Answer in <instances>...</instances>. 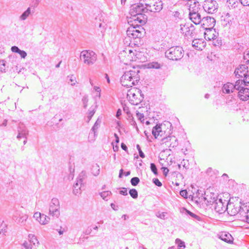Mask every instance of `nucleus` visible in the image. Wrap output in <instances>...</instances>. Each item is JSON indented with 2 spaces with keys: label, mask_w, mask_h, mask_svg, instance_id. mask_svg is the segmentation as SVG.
Here are the masks:
<instances>
[{
  "label": "nucleus",
  "mask_w": 249,
  "mask_h": 249,
  "mask_svg": "<svg viewBox=\"0 0 249 249\" xmlns=\"http://www.w3.org/2000/svg\"><path fill=\"white\" fill-rule=\"evenodd\" d=\"M145 13H146L145 8L140 2L132 5L129 11L131 18L135 23H138L142 24L145 23L146 18L144 14Z\"/></svg>",
  "instance_id": "nucleus-1"
},
{
  "label": "nucleus",
  "mask_w": 249,
  "mask_h": 249,
  "mask_svg": "<svg viewBox=\"0 0 249 249\" xmlns=\"http://www.w3.org/2000/svg\"><path fill=\"white\" fill-rule=\"evenodd\" d=\"M139 72L140 71L135 68L124 72L120 79L122 86L129 87L135 85L140 80Z\"/></svg>",
  "instance_id": "nucleus-2"
},
{
  "label": "nucleus",
  "mask_w": 249,
  "mask_h": 249,
  "mask_svg": "<svg viewBox=\"0 0 249 249\" xmlns=\"http://www.w3.org/2000/svg\"><path fill=\"white\" fill-rule=\"evenodd\" d=\"M127 98L130 103L133 105H139L144 98L141 90L136 88H131L128 90Z\"/></svg>",
  "instance_id": "nucleus-3"
},
{
  "label": "nucleus",
  "mask_w": 249,
  "mask_h": 249,
  "mask_svg": "<svg viewBox=\"0 0 249 249\" xmlns=\"http://www.w3.org/2000/svg\"><path fill=\"white\" fill-rule=\"evenodd\" d=\"M165 55L170 60L178 61L183 57L184 50L180 46L172 47L166 51Z\"/></svg>",
  "instance_id": "nucleus-4"
},
{
  "label": "nucleus",
  "mask_w": 249,
  "mask_h": 249,
  "mask_svg": "<svg viewBox=\"0 0 249 249\" xmlns=\"http://www.w3.org/2000/svg\"><path fill=\"white\" fill-rule=\"evenodd\" d=\"M80 58L85 64L91 66L96 62L97 54L92 51L84 50L80 53Z\"/></svg>",
  "instance_id": "nucleus-5"
},
{
  "label": "nucleus",
  "mask_w": 249,
  "mask_h": 249,
  "mask_svg": "<svg viewBox=\"0 0 249 249\" xmlns=\"http://www.w3.org/2000/svg\"><path fill=\"white\" fill-rule=\"evenodd\" d=\"M136 23L135 26H131L126 30L127 36L131 39L140 38L142 36V30L143 28L141 25Z\"/></svg>",
  "instance_id": "nucleus-6"
},
{
  "label": "nucleus",
  "mask_w": 249,
  "mask_h": 249,
  "mask_svg": "<svg viewBox=\"0 0 249 249\" xmlns=\"http://www.w3.org/2000/svg\"><path fill=\"white\" fill-rule=\"evenodd\" d=\"M247 69L246 65H242L235 69L234 73L237 78L244 77V82L249 85V70Z\"/></svg>",
  "instance_id": "nucleus-7"
},
{
  "label": "nucleus",
  "mask_w": 249,
  "mask_h": 249,
  "mask_svg": "<svg viewBox=\"0 0 249 249\" xmlns=\"http://www.w3.org/2000/svg\"><path fill=\"white\" fill-rule=\"evenodd\" d=\"M244 206L241 207L240 203L228 204V213L231 215H237V217L240 220V212L244 210Z\"/></svg>",
  "instance_id": "nucleus-8"
},
{
  "label": "nucleus",
  "mask_w": 249,
  "mask_h": 249,
  "mask_svg": "<svg viewBox=\"0 0 249 249\" xmlns=\"http://www.w3.org/2000/svg\"><path fill=\"white\" fill-rule=\"evenodd\" d=\"M59 201L56 198H53L49 205V214L56 217L60 215Z\"/></svg>",
  "instance_id": "nucleus-9"
},
{
  "label": "nucleus",
  "mask_w": 249,
  "mask_h": 249,
  "mask_svg": "<svg viewBox=\"0 0 249 249\" xmlns=\"http://www.w3.org/2000/svg\"><path fill=\"white\" fill-rule=\"evenodd\" d=\"M86 178V172L82 171L79 175L76 182L73 185V193L75 195H78L81 194V188L83 185V180Z\"/></svg>",
  "instance_id": "nucleus-10"
},
{
  "label": "nucleus",
  "mask_w": 249,
  "mask_h": 249,
  "mask_svg": "<svg viewBox=\"0 0 249 249\" xmlns=\"http://www.w3.org/2000/svg\"><path fill=\"white\" fill-rule=\"evenodd\" d=\"M218 3L215 0H205L203 7L205 12L209 14H213L218 9Z\"/></svg>",
  "instance_id": "nucleus-11"
},
{
  "label": "nucleus",
  "mask_w": 249,
  "mask_h": 249,
  "mask_svg": "<svg viewBox=\"0 0 249 249\" xmlns=\"http://www.w3.org/2000/svg\"><path fill=\"white\" fill-rule=\"evenodd\" d=\"M151 2L147 4L148 8H145L146 13L148 11L151 12H158L162 9V3L159 0H152Z\"/></svg>",
  "instance_id": "nucleus-12"
},
{
  "label": "nucleus",
  "mask_w": 249,
  "mask_h": 249,
  "mask_svg": "<svg viewBox=\"0 0 249 249\" xmlns=\"http://www.w3.org/2000/svg\"><path fill=\"white\" fill-rule=\"evenodd\" d=\"M214 210L217 213H222L228 209V203L227 200L223 201L221 198L216 200L213 203Z\"/></svg>",
  "instance_id": "nucleus-13"
},
{
  "label": "nucleus",
  "mask_w": 249,
  "mask_h": 249,
  "mask_svg": "<svg viewBox=\"0 0 249 249\" xmlns=\"http://www.w3.org/2000/svg\"><path fill=\"white\" fill-rule=\"evenodd\" d=\"M33 217L42 225L47 224L50 220L49 217L38 212L35 213Z\"/></svg>",
  "instance_id": "nucleus-14"
},
{
  "label": "nucleus",
  "mask_w": 249,
  "mask_h": 249,
  "mask_svg": "<svg viewBox=\"0 0 249 249\" xmlns=\"http://www.w3.org/2000/svg\"><path fill=\"white\" fill-rule=\"evenodd\" d=\"M162 143L169 148H174L178 145L177 139L174 136H169L162 139Z\"/></svg>",
  "instance_id": "nucleus-15"
},
{
  "label": "nucleus",
  "mask_w": 249,
  "mask_h": 249,
  "mask_svg": "<svg viewBox=\"0 0 249 249\" xmlns=\"http://www.w3.org/2000/svg\"><path fill=\"white\" fill-rule=\"evenodd\" d=\"M101 123V120L99 118L97 120L94 125L92 127L89 136V141L90 142H94L96 137V131Z\"/></svg>",
  "instance_id": "nucleus-16"
},
{
  "label": "nucleus",
  "mask_w": 249,
  "mask_h": 249,
  "mask_svg": "<svg viewBox=\"0 0 249 249\" xmlns=\"http://www.w3.org/2000/svg\"><path fill=\"white\" fill-rule=\"evenodd\" d=\"M215 20L214 18L210 17H204L202 18V26L206 29V27L212 28L215 24Z\"/></svg>",
  "instance_id": "nucleus-17"
},
{
  "label": "nucleus",
  "mask_w": 249,
  "mask_h": 249,
  "mask_svg": "<svg viewBox=\"0 0 249 249\" xmlns=\"http://www.w3.org/2000/svg\"><path fill=\"white\" fill-rule=\"evenodd\" d=\"M189 6V14L198 12L200 10V4L196 0H193L188 2Z\"/></svg>",
  "instance_id": "nucleus-18"
},
{
  "label": "nucleus",
  "mask_w": 249,
  "mask_h": 249,
  "mask_svg": "<svg viewBox=\"0 0 249 249\" xmlns=\"http://www.w3.org/2000/svg\"><path fill=\"white\" fill-rule=\"evenodd\" d=\"M18 134L17 139L20 140L21 138H26L28 134V131L23 124H20L18 129Z\"/></svg>",
  "instance_id": "nucleus-19"
},
{
  "label": "nucleus",
  "mask_w": 249,
  "mask_h": 249,
  "mask_svg": "<svg viewBox=\"0 0 249 249\" xmlns=\"http://www.w3.org/2000/svg\"><path fill=\"white\" fill-rule=\"evenodd\" d=\"M238 91V97L240 100L247 101L249 99V89L243 87Z\"/></svg>",
  "instance_id": "nucleus-20"
},
{
  "label": "nucleus",
  "mask_w": 249,
  "mask_h": 249,
  "mask_svg": "<svg viewBox=\"0 0 249 249\" xmlns=\"http://www.w3.org/2000/svg\"><path fill=\"white\" fill-rule=\"evenodd\" d=\"M222 92L225 94H230L233 92L235 90L234 89L233 84L231 82H227L222 87Z\"/></svg>",
  "instance_id": "nucleus-21"
},
{
  "label": "nucleus",
  "mask_w": 249,
  "mask_h": 249,
  "mask_svg": "<svg viewBox=\"0 0 249 249\" xmlns=\"http://www.w3.org/2000/svg\"><path fill=\"white\" fill-rule=\"evenodd\" d=\"M189 15L190 19L195 24L197 25L199 24L200 23H202V18L198 12L189 14Z\"/></svg>",
  "instance_id": "nucleus-22"
},
{
  "label": "nucleus",
  "mask_w": 249,
  "mask_h": 249,
  "mask_svg": "<svg viewBox=\"0 0 249 249\" xmlns=\"http://www.w3.org/2000/svg\"><path fill=\"white\" fill-rule=\"evenodd\" d=\"M219 238L222 240L228 243L233 242V238L231 234L226 232H222L219 234Z\"/></svg>",
  "instance_id": "nucleus-23"
},
{
  "label": "nucleus",
  "mask_w": 249,
  "mask_h": 249,
  "mask_svg": "<svg viewBox=\"0 0 249 249\" xmlns=\"http://www.w3.org/2000/svg\"><path fill=\"white\" fill-rule=\"evenodd\" d=\"M240 220L249 223V208L245 206L244 210L240 212Z\"/></svg>",
  "instance_id": "nucleus-24"
},
{
  "label": "nucleus",
  "mask_w": 249,
  "mask_h": 249,
  "mask_svg": "<svg viewBox=\"0 0 249 249\" xmlns=\"http://www.w3.org/2000/svg\"><path fill=\"white\" fill-rule=\"evenodd\" d=\"M193 29V27L189 26L188 24L180 25L181 32L186 36L191 35Z\"/></svg>",
  "instance_id": "nucleus-25"
},
{
  "label": "nucleus",
  "mask_w": 249,
  "mask_h": 249,
  "mask_svg": "<svg viewBox=\"0 0 249 249\" xmlns=\"http://www.w3.org/2000/svg\"><path fill=\"white\" fill-rule=\"evenodd\" d=\"M192 46L197 50H202L205 46L204 42L201 39H195L192 42Z\"/></svg>",
  "instance_id": "nucleus-26"
},
{
  "label": "nucleus",
  "mask_w": 249,
  "mask_h": 249,
  "mask_svg": "<svg viewBox=\"0 0 249 249\" xmlns=\"http://www.w3.org/2000/svg\"><path fill=\"white\" fill-rule=\"evenodd\" d=\"M164 132L161 130V125L157 124L152 129V134L155 138H157L159 136L162 137Z\"/></svg>",
  "instance_id": "nucleus-27"
},
{
  "label": "nucleus",
  "mask_w": 249,
  "mask_h": 249,
  "mask_svg": "<svg viewBox=\"0 0 249 249\" xmlns=\"http://www.w3.org/2000/svg\"><path fill=\"white\" fill-rule=\"evenodd\" d=\"M206 30L207 31V33H205V37H206V36H208V39L211 40V39H214L216 38V35H215L213 34L214 31L212 30V28H206Z\"/></svg>",
  "instance_id": "nucleus-28"
},
{
  "label": "nucleus",
  "mask_w": 249,
  "mask_h": 249,
  "mask_svg": "<svg viewBox=\"0 0 249 249\" xmlns=\"http://www.w3.org/2000/svg\"><path fill=\"white\" fill-rule=\"evenodd\" d=\"M31 13V9L30 7H28L27 10L24 11L19 17V19L21 20H26L28 17L30 16Z\"/></svg>",
  "instance_id": "nucleus-29"
},
{
  "label": "nucleus",
  "mask_w": 249,
  "mask_h": 249,
  "mask_svg": "<svg viewBox=\"0 0 249 249\" xmlns=\"http://www.w3.org/2000/svg\"><path fill=\"white\" fill-rule=\"evenodd\" d=\"M248 85V84L245 83L244 80H238L236 81L235 84H233L234 89L238 90L243 87L242 85Z\"/></svg>",
  "instance_id": "nucleus-30"
},
{
  "label": "nucleus",
  "mask_w": 249,
  "mask_h": 249,
  "mask_svg": "<svg viewBox=\"0 0 249 249\" xmlns=\"http://www.w3.org/2000/svg\"><path fill=\"white\" fill-rule=\"evenodd\" d=\"M233 19V18L231 17V15L229 13H226L225 14L224 21H226L227 23H226V25H231L232 22V20Z\"/></svg>",
  "instance_id": "nucleus-31"
},
{
  "label": "nucleus",
  "mask_w": 249,
  "mask_h": 249,
  "mask_svg": "<svg viewBox=\"0 0 249 249\" xmlns=\"http://www.w3.org/2000/svg\"><path fill=\"white\" fill-rule=\"evenodd\" d=\"M92 173L95 176H97L100 173V167L98 164H95L92 166Z\"/></svg>",
  "instance_id": "nucleus-32"
},
{
  "label": "nucleus",
  "mask_w": 249,
  "mask_h": 249,
  "mask_svg": "<svg viewBox=\"0 0 249 249\" xmlns=\"http://www.w3.org/2000/svg\"><path fill=\"white\" fill-rule=\"evenodd\" d=\"M28 218V215L27 214H23L20 216L18 220V223L21 225H25V222Z\"/></svg>",
  "instance_id": "nucleus-33"
},
{
  "label": "nucleus",
  "mask_w": 249,
  "mask_h": 249,
  "mask_svg": "<svg viewBox=\"0 0 249 249\" xmlns=\"http://www.w3.org/2000/svg\"><path fill=\"white\" fill-rule=\"evenodd\" d=\"M29 238L30 239L29 242H30L31 244H33V245H35L36 244H38L39 242L37 241V239H36V237L34 234H29Z\"/></svg>",
  "instance_id": "nucleus-34"
},
{
  "label": "nucleus",
  "mask_w": 249,
  "mask_h": 249,
  "mask_svg": "<svg viewBox=\"0 0 249 249\" xmlns=\"http://www.w3.org/2000/svg\"><path fill=\"white\" fill-rule=\"evenodd\" d=\"M176 243L178 244V248H179L178 249H184L185 247L184 242L179 239L178 238L176 240Z\"/></svg>",
  "instance_id": "nucleus-35"
},
{
  "label": "nucleus",
  "mask_w": 249,
  "mask_h": 249,
  "mask_svg": "<svg viewBox=\"0 0 249 249\" xmlns=\"http://www.w3.org/2000/svg\"><path fill=\"white\" fill-rule=\"evenodd\" d=\"M0 228H1V229H0V234L2 233L3 234H5L6 232L7 225L3 221L0 224Z\"/></svg>",
  "instance_id": "nucleus-36"
},
{
  "label": "nucleus",
  "mask_w": 249,
  "mask_h": 249,
  "mask_svg": "<svg viewBox=\"0 0 249 249\" xmlns=\"http://www.w3.org/2000/svg\"><path fill=\"white\" fill-rule=\"evenodd\" d=\"M111 194L110 191H103L100 193V196L104 200H107V196H108Z\"/></svg>",
  "instance_id": "nucleus-37"
},
{
  "label": "nucleus",
  "mask_w": 249,
  "mask_h": 249,
  "mask_svg": "<svg viewBox=\"0 0 249 249\" xmlns=\"http://www.w3.org/2000/svg\"><path fill=\"white\" fill-rule=\"evenodd\" d=\"M129 194L133 198H137L138 197V192L135 189H130Z\"/></svg>",
  "instance_id": "nucleus-38"
},
{
  "label": "nucleus",
  "mask_w": 249,
  "mask_h": 249,
  "mask_svg": "<svg viewBox=\"0 0 249 249\" xmlns=\"http://www.w3.org/2000/svg\"><path fill=\"white\" fill-rule=\"evenodd\" d=\"M130 182L132 185L136 186L140 182V179L138 177H133L131 179Z\"/></svg>",
  "instance_id": "nucleus-39"
},
{
  "label": "nucleus",
  "mask_w": 249,
  "mask_h": 249,
  "mask_svg": "<svg viewBox=\"0 0 249 249\" xmlns=\"http://www.w3.org/2000/svg\"><path fill=\"white\" fill-rule=\"evenodd\" d=\"M68 78L71 82V84L72 86L75 85L76 83V78L73 75H71L68 76Z\"/></svg>",
  "instance_id": "nucleus-40"
},
{
  "label": "nucleus",
  "mask_w": 249,
  "mask_h": 249,
  "mask_svg": "<svg viewBox=\"0 0 249 249\" xmlns=\"http://www.w3.org/2000/svg\"><path fill=\"white\" fill-rule=\"evenodd\" d=\"M149 67L150 68L158 69H160V64L158 63V62H153L149 65Z\"/></svg>",
  "instance_id": "nucleus-41"
},
{
  "label": "nucleus",
  "mask_w": 249,
  "mask_h": 249,
  "mask_svg": "<svg viewBox=\"0 0 249 249\" xmlns=\"http://www.w3.org/2000/svg\"><path fill=\"white\" fill-rule=\"evenodd\" d=\"M22 245L25 249H32L33 247L32 244L30 242L27 241H25Z\"/></svg>",
  "instance_id": "nucleus-42"
},
{
  "label": "nucleus",
  "mask_w": 249,
  "mask_h": 249,
  "mask_svg": "<svg viewBox=\"0 0 249 249\" xmlns=\"http://www.w3.org/2000/svg\"><path fill=\"white\" fill-rule=\"evenodd\" d=\"M150 168H151V170L152 171V172L155 175H158V170H157V167H156V165L154 163H152L150 164Z\"/></svg>",
  "instance_id": "nucleus-43"
},
{
  "label": "nucleus",
  "mask_w": 249,
  "mask_h": 249,
  "mask_svg": "<svg viewBox=\"0 0 249 249\" xmlns=\"http://www.w3.org/2000/svg\"><path fill=\"white\" fill-rule=\"evenodd\" d=\"M151 1H152V0H141L140 2L141 3V4H142L144 8H148V5L147 4H149V3H151Z\"/></svg>",
  "instance_id": "nucleus-44"
},
{
  "label": "nucleus",
  "mask_w": 249,
  "mask_h": 249,
  "mask_svg": "<svg viewBox=\"0 0 249 249\" xmlns=\"http://www.w3.org/2000/svg\"><path fill=\"white\" fill-rule=\"evenodd\" d=\"M166 214V213H164V212L160 213V212H159L157 213L156 216L158 217H159L161 219H165Z\"/></svg>",
  "instance_id": "nucleus-45"
},
{
  "label": "nucleus",
  "mask_w": 249,
  "mask_h": 249,
  "mask_svg": "<svg viewBox=\"0 0 249 249\" xmlns=\"http://www.w3.org/2000/svg\"><path fill=\"white\" fill-rule=\"evenodd\" d=\"M228 3L231 4L232 7L235 8L237 6L238 2L235 0H229L227 1Z\"/></svg>",
  "instance_id": "nucleus-46"
},
{
  "label": "nucleus",
  "mask_w": 249,
  "mask_h": 249,
  "mask_svg": "<svg viewBox=\"0 0 249 249\" xmlns=\"http://www.w3.org/2000/svg\"><path fill=\"white\" fill-rule=\"evenodd\" d=\"M136 147H137V150L139 151L140 156L142 158H144L145 157V155L142 151L140 146L139 144H137Z\"/></svg>",
  "instance_id": "nucleus-47"
},
{
  "label": "nucleus",
  "mask_w": 249,
  "mask_h": 249,
  "mask_svg": "<svg viewBox=\"0 0 249 249\" xmlns=\"http://www.w3.org/2000/svg\"><path fill=\"white\" fill-rule=\"evenodd\" d=\"M153 182L157 186L160 187L162 186L161 182L157 178L153 179Z\"/></svg>",
  "instance_id": "nucleus-48"
},
{
  "label": "nucleus",
  "mask_w": 249,
  "mask_h": 249,
  "mask_svg": "<svg viewBox=\"0 0 249 249\" xmlns=\"http://www.w3.org/2000/svg\"><path fill=\"white\" fill-rule=\"evenodd\" d=\"M88 102V97L87 96H84L82 98V102H83L84 108H86L87 107Z\"/></svg>",
  "instance_id": "nucleus-49"
},
{
  "label": "nucleus",
  "mask_w": 249,
  "mask_h": 249,
  "mask_svg": "<svg viewBox=\"0 0 249 249\" xmlns=\"http://www.w3.org/2000/svg\"><path fill=\"white\" fill-rule=\"evenodd\" d=\"M5 63L4 60L0 61V70L1 71H5Z\"/></svg>",
  "instance_id": "nucleus-50"
},
{
  "label": "nucleus",
  "mask_w": 249,
  "mask_h": 249,
  "mask_svg": "<svg viewBox=\"0 0 249 249\" xmlns=\"http://www.w3.org/2000/svg\"><path fill=\"white\" fill-rule=\"evenodd\" d=\"M11 51L12 52H13V53H19V52H20V50L17 47V46H12L11 47Z\"/></svg>",
  "instance_id": "nucleus-51"
},
{
  "label": "nucleus",
  "mask_w": 249,
  "mask_h": 249,
  "mask_svg": "<svg viewBox=\"0 0 249 249\" xmlns=\"http://www.w3.org/2000/svg\"><path fill=\"white\" fill-rule=\"evenodd\" d=\"M188 193L186 190H181L180 191V195L184 198L187 197Z\"/></svg>",
  "instance_id": "nucleus-52"
},
{
  "label": "nucleus",
  "mask_w": 249,
  "mask_h": 249,
  "mask_svg": "<svg viewBox=\"0 0 249 249\" xmlns=\"http://www.w3.org/2000/svg\"><path fill=\"white\" fill-rule=\"evenodd\" d=\"M137 116L141 122H142L144 121V115L142 113L138 112L137 113Z\"/></svg>",
  "instance_id": "nucleus-53"
},
{
  "label": "nucleus",
  "mask_w": 249,
  "mask_h": 249,
  "mask_svg": "<svg viewBox=\"0 0 249 249\" xmlns=\"http://www.w3.org/2000/svg\"><path fill=\"white\" fill-rule=\"evenodd\" d=\"M241 3L244 6H249V0H240Z\"/></svg>",
  "instance_id": "nucleus-54"
},
{
  "label": "nucleus",
  "mask_w": 249,
  "mask_h": 249,
  "mask_svg": "<svg viewBox=\"0 0 249 249\" xmlns=\"http://www.w3.org/2000/svg\"><path fill=\"white\" fill-rule=\"evenodd\" d=\"M124 110L125 112H126L128 115V118H130V117H132L131 114L130 113L129 108L127 107H124Z\"/></svg>",
  "instance_id": "nucleus-55"
},
{
  "label": "nucleus",
  "mask_w": 249,
  "mask_h": 249,
  "mask_svg": "<svg viewBox=\"0 0 249 249\" xmlns=\"http://www.w3.org/2000/svg\"><path fill=\"white\" fill-rule=\"evenodd\" d=\"M18 53L22 58H25L27 56V53L24 51L20 50Z\"/></svg>",
  "instance_id": "nucleus-56"
},
{
  "label": "nucleus",
  "mask_w": 249,
  "mask_h": 249,
  "mask_svg": "<svg viewBox=\"0 0 249 249\" xmlns=\"http://www.w3.org/2000/svg\"><path fill=\"white\" fill-rule=\"evenodd\" d=\"M120 194L124 196L127 195V189L125 188H122V190L120 191Z\"/></svg>",
  "instance_id": "nucleus-57"
},
{
  "label": "nucleus",
  "mask_w": 249,
  "mask_h": 249,
  "mask_svg": "<svg viewBox=\"0 0 249 249\" xmlns=\"http://www.w3.org/2000/svg\"><path fill=\"white\" fill-rule=\"evenodd\" d=\"M128 118L130 120V123L131 125H132L133 126L136 125V123L135 121V120H134V118L132 116L130 117V118Z\"/></svg>",
  "instance_id": "nucleus-58"
},
{
  "label": "nucleus",
  "mask_w": 249,
  "mask_h": 249,
  "mask_svg": "<svg viewBox=\"0 0 249 249\" xmlns=\"http://www.w3.org/2000/svg\"><path fill=\"white\" fill-rule=\"evenodd\" d=\"M94 113H95V112L93 110L90 111L89 112L88 116V119H89L88 122H89L90 121V120L91 119V117L94 115Z\"/></svg>",
  "instance_id": "nucleus-59"
},
{
  "label": "nucleus",
  "mask_w": 249,
  "mask_h": 249,
  "mask_svg": "<svg viewBox=\"0 0 249 249\" xmlns=\"http://www.w3.org/2000/svg\"><path fill=\"white\" fill-rule=\"evenodd\" d=\"M57 231L58 232L59 235H62L64 232L66 231L65 228H62V227H60L59 230H57Z\"/></svg>",
  "instance_id": "nucleus-60"
},
{
  "label": "nucleus",
  "mask_w": 249,
  "mask_h": 249,
  "mask_svg": "<svg viewBox=\"0 0 249 249\" xmlns=\"http://www.w3.org/2000/svg\"><path fill=\"white\" fill-rule=\"evenodd\" d=\"M93 89H94L96 92H97L98 93H99V96H100V91H101L100 88L99 87L94 86V87H93Z\"/></svg>",
  "instance_id": "nucleus-61"
},
{
  "label": "nucleus",
  "mask_w": 249,
  "mask_h": 249,
  "mask_svg": "<svg viewBox=\"0 0 249 249\" xmlns=\"http://www.w3.org/2000/svg\"><path fill=\"white\" fill-rule=\"evenodd\" d=\"M162 169H163V174L165 175V176H166L167 173H168L169 172V170L166 167H162Z\"/></svg>",
  "instance_id": "nucleus-62"
},
{
  "label": "nucleus",
  "mask_w": 249,
  "mask_h": 249,
  "mask_svg": "<svg viewBox=\"0 0 249 249\" xmlns=\"http://www.w3.org/2000/svg\"><path fill=\"white\" fill-rule=\"evenodd\" d=\"M122 113V111L120 109H118L117 113H116V117L117 118H119V117L121 116Z\"/></svg>",
  "instance_id": "nucleus-63"
},
{
  "label": "nucleus",
  "mask_w": 249,
  "mask_h": 249,
  "mask_svg": "<svg viewBox=\"0 0 249 249\" xmlns=\"http://www.w3.org/2000/svg\"><path fill=\"white\" fill-rule=\"evenodd\" d=\"M121 147L123 150H124L125 151H126V150L127 149L126 145L124 143H122Z\"/></svg>",
  "instance_id": "nucleus-64"
}]
</instances>
